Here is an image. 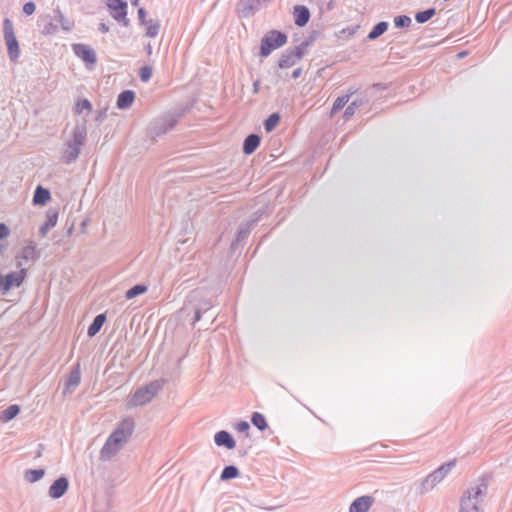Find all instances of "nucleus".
Here are the masks:
<instances>
[{
    "mask_svg": "<svg viewBox=\"0 0 512 512\" xmlns=\"http://www.w3.org/2000/svg\"><path fill=\"white\" fill-rule=\"evenodd\" d=\"M134 430V421L131 418L123 419L115 430L109 435L100 454L102 459H109L117 454L129 440Z\"/></svg>",
    "mask_w": 512,
    "mask_h": 512,
    "instance_id": "1",
    "label": "nucleus"
},
{
    "mask_svg": "<svg viewBox=\"0 0 512 512\" xmlns=\"http://www.w3.org/2000/svg\"><path fill=\"white\" fill-rule=\"evenodd\" d=\"M86 138V126L84 124L75 125L72 130L71 138L64 144L62 151V161L64 163L71 164L77 160Z\"/></svg>",
    "mask_w": 512,
    "mask_h": 512,
    "instance_id": "2",
    "label": "nucleus"
},
{
    "mask_svg": "<svg viewBox=\"0 0 512 512\" xmlns=\"http://www.w3.org/2000/svg\"><path fill=\"white\" fill-rule=\"evenodd\" d=\"M487 490L488 486L484 480L467 489L461 497L459 512H479V504L486 497Z\"/></svg>",
    "mask_w": 512,
    "mask_h": 512,
    "instance_id": "3",
    "label": "nucleus"
},
{
    "mask_svg": "<svg viewBox=\"0 0 512 512\" xmlns=\"http://www.w3.org/2000/svg\"><path fill=\"white\" fill-rule=\"evenodd\" d=\"M455 464L456 460L449 461L447 463L442 464L436 470L428 474L424 479H422L418 484H416L418 494L424 495L432 491L438 484H440L446 478V476L451 472Z\"/></svg>",
    "mask_w": 512,
    "mask_h": 512,
    "instance_id": "4",
    "label": "nucleus"
},
{
    "mask_svg": "<svg viewBox=\"0 0 512 512\" xmlns=\"http://www.w3.org/2000/svg\"><path fill=\"white\" fill-rule=\"evenodd\" d=\"M165 380L157 379L151 381L147 385L138 388L130 397L128 403L132 407L143 406L149 403L162 388L164 387Z\"/></svg>",
    "mask_w": 512,
    "mask_h": 512,
    "instance_id": "5",
    "label": "nucleus"
},
{
    "mask_svg": "<svg viewBox=\"0 0 512 512\" xmlns=\"http://www.w3.org/2000/svg\"><path fill=\"white\" fill-rule=\"evenodd\" d=\"M3 38L7 47L9 60L17 63L20 57V46L16 38L13 22L9 18L3 20Z\"/></svg>",
    "mask_w": 512,
    "mask_h": 512,
    "instance_id": "6",
    "label": "nucleus"
},
{
    "mask_svg": "<svg viewBox=\"0 0 512 512\" xmlns=\"http://www.w3.org/2000/svg\"><path fill=\"white\" fill-rule=\"evenodd\" d=\"M287 43V35L278 30L268 31L261 40L260 55L267 57L273 50H276Z\"/></svg>",
    "mask_w": 512,
    "mask_h": 512,
    "instance_id": "7",
    "label": "nucleus"
},
{
    "mask_svg": "<svg viewBox=\"0 0 512 512\" xmlns=\"http://www.w3.org/2000/svg\"><path fill=\"white\" fill-rule=\"evenodd\" d=\"M111 17L124 27L130 26V19L127 17L128 4L126 0H105Z\"/></svg>",
    "mask_w": 512,
    "mask_h": 512,
    "instance_id": "8",
    "label": "nucleus"
},
{
    "mask_svg": "<svg viewBox=\"0 0 512 512\" xmlns=\"http://www.w3.org/2000/svg\"><path fill=\"white\" fill-rule=\"evenodd\" d=\"M72 50L74 54L85 63L88 69H93L94 65L97 62V55L95 50L91 46L87 44L77 43L72 45Z\"/></svg>",
    "mask_w": 512,
    "mask_h": 512,
    "instance_id": "9",
    "label": "nucleus"
},
{
    "mask_svg": "<svg viewBox=\"0 0 512 512\" xmlns=\"http://www.w3.org/2000/svg\"><path fill=\"white\" fill-rule=\"evenodd\" d=\"M272 0H239L236 9L240 17L249 18Z\"/></svg>",
    "mask_w": 512,
    "mask_h": 512,
    "instance_id": "10",
    "label": "nucleus"
},
{
    "mask_svg": "<svg viewBox=\"0 0 512 512\" xmlns=\"http://www.w3.org/2000/svg\"><path fill=\"white\" fill-rule=\"evenodd\" d=\"M26 277V269L20 268L16 272H11L5 276L0 274V287L5 294L8 292L13 286L19 287Z\"/></svg>",
    "mask_w": 512,
    "mask_h": 512,
    "instance_id": "11",
    "label": "nucleus"
},
{
    "mask_svg": "<svg viewBox=\"0 0 512 512\" xmlns=\"http://www.w3.org/2000/svg\"><path fill=\"white\" fill-rule=\"evenodd\" d=\"M175 125V120L172 118H159L154 120L149 127L152 136H160L170 131Z\"/></svg>",
    "mask_w": 512,
    "mask_h": 512,
    "instance_id": "12",
    "label": "nucleus"
},
{
    "mask_svg": "<svg viewBox=\"0 0 512 512\" xmlns=\"http://www.w3.org/2000/svg\"><path fill=\"white\" fill-rule=\"evenodd\" d=\"M69 481L66 477L62 476L56 479L48 490V495L53 499L62 497L68 490Z\"/></svg>",
    "mask_w": 512,
    "mask_h": 512,
    "instance_id": "13",
    "label": "nucleus"
},
{
    "mask_svg": "<svg viewBox=\"0 0 512 512\" xmlns=\"http://www.w3.org/2000/svg\"><path fill=\"white\" fill-rule=\"evenodd\" d=\"M37 258L36 245L31 243L25 246L21 252L16 256L17 268H23L26 262L35 260Z\"/></svg>",
    "mask_w": 512,
    "mask_h": 512,
    "instance_id": "14",
    "label": "nucleus"
},
{
    "mask_svg": "<svg viewBox=\"0 0 512 512\" xmlns=\"http://www.w3.org/2000/svg\"><path fill=\"white\" fill-rule=\"evenodd\" d=\"M301 59L299 53L289 48L282 53L278 65L281 69H287L295 65Z\"/></svg>",
    "mask_w": 512,
    "mask_h": 512,
    "instance_id": "15",
    "label": "nucleus"
},
{
    "mask_svg": "<svg viewBox=\"0 0 512 512\" xmlns=\"http://www.w3.org/2000/svg\"><path fill=\"white\" fill-rule=\"evenodd\" d=\"M374 502V498L364 495L356 498L349 507V512H368Z\"/></svg>",
    "mask_w": 512,
    "mask_h": 512,
    "instance_id": "16",
    "label": "nucleus"
},
{
    "mask_svg": "<svg viewBox=\"0 0 512 512\" xmlns=\"http://www.w3.org/2000/svg\"><path fill=\"white\" fill-rule=\"evenodd\" d=\"M140 26L144 27L143 37L153 39L156 38L160 33L161 21L159 19L150 18Z\"/></svg>",
    "mask_w": 512,
    "mask_h": 512,
    "instance_id": "17",
    "label": "nucleus"
},
{
    "mask_svg": "<svg viewBox=\"0 0 512 512\" xmlns=\"http://www.w3.org/2000/svg\"><path fill=\"white\" fill-rule=\"evenodd\" d=\"M214 441L217 446L225 447L229 450L234 449L236 446V442L232 435L225 430L217 432L214 436Z\"/></svg>",
    "mask_w": 512,
    "mask_h": 512,
    "instance_id": "18",
    "label": "nucleus"
},
{
    "mask_svg": "<svg viewBox=\"0 0 512 512\" xmlns=\"http://www.w3.org/2000/svg\"><path fill=\"white\" fill-rule=\"evenodd\" d=\"M295 17V24L299 27L305 26L310 19V11L306 6L297 5L293 11Z\"/></svg>",
    "mask_w": 512,
    "mask_h": 512,
    "instance_id": "19",
    "label": "nucleus"
},
{
    "mask_svg": "<svg viewBox=\"0 0 512 512\" xmlns=\"http://www.w3.org/2000/svg\"><path fill=\"white\" fill-rule=\"evenodd\" d=\"M54 21L57 25H60L65 32H70L74 27V21L65 17L59 8L54 10Z\"/></svg>",
    "mask_w": 512,
    "mask_h": 512,
    "instance_id": "20",
    "label": "nucleus"
},
{
    "mask_svg": "<svg viewBox=\"0 0 512 512\" xmlns=\"http://www.w3.org/2000/svg\"><path fill=\"white\" fill-rule=\"evenodd\" d=\"M135 99V93L132 90H124L117 97V107L119 109L129 108Z\"/></svg>",
    "mask_w": 512,
    "mask_h": 512,
    "instance_id": "21",
    "label": "nucleus"
},
{
    "mask_svg": "<svg viewBox=\"0 0 512 512\" xmlns=\"http://www.w3.org/2000/svg\"><path fill=\"white\" fill-rule=\"evenodd\" d=\"M253 223H254V221H250V222H247V223H244V224L240 225V227L238 229V232H237V235H236V238H235V240L231 244V248L233 250L236 249L238 243L244 241L248 237V235L251 232V228H252Z\"/></svg>",
    "mask_w": 512,
    "mask_h": 512,
    "instance_id": "22",
    "label": "nucleus"
},
{
    "mask_svg": "<svg viewBox=\"0 0 512 512\" xmlns=\"http://www.w3.org/2000/svg\"><path fill=\"white\" fill-rule=\"evenodd\" d=\"M260 137L257 134L248 135L243 143V152L246 155L252 154L260 145Z\"/></svg>",
    "mask_w": 512,
    "mask_h": 512,
    "instance_id": "23",
    "label": "nucleus"
},
{
    "mask_svg": "<svg viewBox=\"0 0 512 512\" xmlns=\"http://www.w3.org/2000/svg\"><path fill=\"white\" fill-rule=\"evenodd\" d=\"M50 197V191L39 185L34 191L33 203L35 205H44L50 199Z\"/></svg>",
    "mask_w": 512,
    "mask_h": 512,
    "instance_id": "24",
    "label": "nucleus"
},
{
    "mask_svg": "<svg viewBox=\"0 0 512 512\" xmlns=\"http://www.w3.org/2000/svg\"><path fill=\"white\" fill-rule=\"evenodd\" d=\"M105 321H106V315L98 314L93 319V322L89 325L88 330H87V335L89 337L95 336L100 331V329L102 328Z\"/></svg>",
    "mask_w": 512,
    "mask_h": 512,
    "instance_id": "25",
    "label": "nucleus"
},
{
    "mask_svg": "<svg viewBox=\"0 0 512 512\" xmlns=\"http://www.w3.org/2000/svg\"><path fill=\"white\" fill-rule=\"evenodd\" d=\"M57 220H58V212L51 211V210L48 211V213H47V220L40 227L41 235L45 236L48 233V231L57 224Z\"/></svg>",
    "mask_w": 512,
    "mask_h": 512,
    "instance_id": "26",
    "label": "nucleus"
},
{
    "mask_svg": "<svg viewBox=\"0 0 512 512\" xmlns=\"http://www.w3.org/2000/svg\"><path fill=\"white\" fill-rule=\"evenodd\" d=\"M19 412L20 408L18 405H10L0 413V420L4 423L9 422L13 418H15L19 414Z\"/></svg>",
    "mask_w": 512,
    "mask_h": 512,
    "instance_id": "27",
    "label": "nucleus"
},
{
    "mask_svg": "<svg viewBox=\"0 0 512 512\" xmlns=\"http://www.w3.org/2000/svg\"><path fill=\"white\" fill-rule=\"evenodd\" d=\"M81 373H80V365L77 364L69 373L66 386L69 387H77L80 383Z\"/></svg>",
    "mask_w": 512,
    "mask_h": 512,
    "instance_id": "28",
    "label": "nucleus"
},
{
    "mask_svg": "<svg viewBox=\"0 0 512 512\" xmlns=\"http://www.w3.org/2000/svg\"><path fill=\"white\" fill-rule=\"evenodd\" d=\"M388 29V23L385 21H381L377 23L372 30L369 32L367 38L369 40H375L382 34H384Z\"/></svg>",
    "mask_w": 512,
    "mask_h": 512,
    "instance_id": "29",
    "label": "nucleus"
},
{
    "mask_svg": "<svg viewBox=\"0 0 512 512\" xmlns=\"http://www.w3.org/2000/svg\"><path fill=\"white\" fill-rule=\"evenodd\" d=\"M355 91H350L349 94L342 95L336 98L333 103L331 113L335 114L339 110H341L349 101L350 95L354 94Z\"/></svg>",
    "mask_w": 512,
    "mask_h": 512,
    "instance_id": "30",
    "label": "nucleus"
},
{
    "mask_svg": "<svg viewBox=\"0 0 512 512\" xmlns=\"http://www.w3.org/2000/svg\"><path fill=\"white\" fill-rule=\"evenodd\" d=\"M238 475H239L238 468L234 465H228L222 470L220 479L222 481H227V480H231V479L238 477Z\"/></svg>",
    "mask_w": 512,
    "mask_h": 512,
    "instance_id": "31",
    "label": "nucleus"
},
{
    "mask_svg": "<svg viewBox=\"0 0 512 512\" xmlns=\"http://www.w3.org/2000/svg\"><path fill=\"white\" fill-rule=\"evenodd\" d=\"M45 471L43 469H29L25 472V480L34 483L43 478Z\"/></svg>",
    "mask_w": 512,
    "mask_h": 512,
    "instance_id": "32",
    "label": "nucleus"
},
{
    "mask_svg": "<svg viewBox=\"0 0 512 512\" xmlns=\"http://www.w3.org/2000/svg\"><path fill=\"white\" fill-rule=\"evenodd\" d=\"M435 13H436L435 8H429L424 11H419L415 14V20L418 23L423 24V23L427 22L428 20H430L435 15Z\"/></svg>",
    "mask_w": 512,
    "mask_h": 512,
    "instance_id": "33",
    "label": "nucleus"
},
{
    "mask_svg": "<svg viewBox=\"0 0 512 512\" xmlns=\"http://www.w3.org/2000/svg\"><path fill=\"white\" fill-rule=\"evenodd\" d=\"M147 286L143 285V284H137V285H134L133 287H131L130 289H128L125 293V297L127 299H133L143 293H145L147 291Z\"/></svg>",
    "mask_w": 512,
    "mask_h": 512,
    "instance_id": "34",
    "label": "nucleus"
},
{
    "mask_svg": "<svg viewBox=\"0 0 512 512\" xmlns=\"http://www.w3.org/2000/svg\"><path fill=\"white\" fill-rule=\"evenodd\" d=\"M280 115L278 113H272L264 122V129L266 132H271L279 124Z\"/></svg>",
    "mask_w": 512,
    "mask_h": 512,
    "instance_id": "35",
    "label": "nucleus"
},
{
    "mask_svg": "<svg viewBox=\"0 0 512 512\" xmlns=\"http://www.w3.org/2000/svg\"><path fill=\"white\" fill-rule=\"evenodd\" d=\"M251 421L254 426H256L259 430L263 431L267 428V422L265 417L258 412H254L251 418Z\"/></svg>",
    "mask_w": 512,
    "mask_h": 512,
    "instance_id": "36",
    "label": "nucleus"
},
{
    "mask_svg": "<svg viewBox=\"0 0 512 512\" xmlns=\"http://www.w3.org/2000/svg\"><path fill=\"white\" fill-rule=\"evenodd\" d=\"M363 104L362 100H354L352 101L344 111L343 117L345 120H348L355 114V111Z\"/></svg>",
    "mask_w": 512,
    "mask_h": 512,
    "instance_id": "37",
    "label": "nucleus"
},
{
    "mask_svg": "<svg viewBox=\"0 0 512 512\" xmlns=\"http://www.w3.org/2000/svg\"><path fill=\"white\" fill-rule=\"evenodd\" d=\"M313 43V38L310 37V38H307L305 40H303L302 42H300L298 45H296L294 48H292L294 51H296L297 53L300 54V57L302 58L306 51H307V48Z\"/></svg>",
    "mask_w": 512,
    "mask_h": 512,
    "instance_id": "38",
    "label": "nucleus"
},
{
    "mask_svg": "<svg viewBox=\"0 0 512 512\" xmlns=\"http://www.w3.org/2000/svg\"><path fill=\"white\" fill-rule=\"evenodd\" d=\"M153 69L151 66L145 65L139 70V78L142 82L147 83L152 77Z\"/></svg>",
    "mask_w": 512,
    "mask_h": 512,
    "instance_id": "39",
    "label": "nucleus"
},
{
    "mask_svg": "<svg viewBox=\"0 0 512 512\" xmlns=\"http://www.w3.org/2000/svg\"><path fill=\"white\" fill-rule=\"evenodd\" d=\"M411 24V18L406 15L396 16L394 18V25L397 28L409 27Z\"/></svg>",
    "mask_w": 512,
    "mask_h": 512,
    "instance_id": "40",
    "label": "nucleus"
},
{
    "mask_svg": "<svg viewBox=\"0 0 512 512\" xmlns=\"http://www.w3.org/2000/svg\"><path fill=\"white\" fill-rule=\"evenodd\" d=\"M57 31H58V25L51 20L47 21V23L43 26V29H42V33L44 35H53V34L57 33Z\"/></svg>",
    "mask_w": 512,
    "mask_h": 512,
    "instance_id": "41",
    "label": "nucleus"
},
{
    "mask_svg": "<svg viewBox=\"0 0 512 512\" xmlns=\"http://www.w3.org/2000/svg\"><path fill=\"white\" fill-rule=\"evenodd\" d=\"M92 105L89 100L83 99L76 104V113H81L83 110L91 111Z\"/></svg>",
    "mask_w": 512,
    "mask_h": 512,
    "instance_id": "42",
    "label": "nucleus"
},
{
    "mask_svg": "<svg viewBox=\"0 0 512 512\" xmlns=\"http://www.w3.org/2000/svg\"><path fill=\"white\" fill-rule=\"evenodd\" d=\"M137 15H138V23H139V25H143L146 21H148L150 19L148 17L147 11L143 7H140L138 9Z\"/></svg>",
    "mask_w": 512,
    "mask_h": 512,
    "instance_id": "43",
    "label": "nucleus"
},
{
    "mask_svg": "<svg viewBox=\"0 0 512 512\" xmlns=\"http://www.w3.org/2000/svg\"><path fill=\"white\" fill-rule=\"evenodd\" d=\"M36 6L33 2H26L23 5V12L26 15H32L35 12Z\"/></svg>",
    "mask_w": 512,
    "mask_h": 512,
    "instance_id": "44",
    "label": "nucleus"
},
{
    "mask_svg": "<svg viewBox=\"0 0 512 512\" xmlns=\"http://www.w3.org/2000/svg\"><path fill=\"white\" fill-rule=\"evenodd\" d=\"M235 429L239 432V433H244V432H247L249 429H250V425L247 421H240L239 423H237V425L235 426Z\"/></svg>",
    "mask_w": 512,
    "mask_h": 512,
    "instance_id": "45",
    "label": "nucleus"
},
{
    "mask_svg": "<svg viewBox=\"0 0 512 512\" xmlns=\"http://www.w3.org/2000/svg\"><path fill=\"white\" fill-rule=\"evenodd\" d=\"M210 307H206V308H196L195 309V315H194V319H193V322H198L201 317H202V313L203 312H206Z\"/></svg>",
    "mask_w": 512,
    "mask_h": 512,
    "instance_id": "46",
    "label": "nucleus"
},
{
    "mask_svg": "<svg viewBox=\"0 0 512 512\" xmlns=\"http://www.w3.org/2000/svg\"><path fill=\"white\" fill-rule=\"evenodd\" d=\"M9 233V228L5 224L0 223V240L6 238Z\"/></svg>",
    "mask_w": 512,
    "mask_h": 512,
    "instance_id": "47",
    "label": "nucleus"
},
{
    "mask_svg": "<svg viewBox=\"0 0 512 512\" xmlns=\"http://www.w3.org/2000/svg\"><path fill=\"white\" fill-rule=\"evenodd\" d=\"M98 29L103 34L109 32V26L106 23H100Z\"/></svg>",
    "mask_w": 512,
    "mask_h": 512,
    "instance_id": "48",
    "label": "nucleus"
},
{
    "mask_svg": "<svg viewBox=\"0 0 512 512\" xmlns=\"http://www.w3.org/2000/svg\"><path fill=\"white\" fill-rule=\"evenodd\" d=\"M301 73H302L301 68L295 69L292 73V78L297 79L298 77H300Z\"/></svg>",
    "mask_w": 512,
    "mask_h": 512,
    "instance_id": "49",
    "label": "nucleus"
},
{
    "mask_svg": "<svg viewBox=\"0 0 512 512\" xmlns=\"http://www.w3.org/2000/svg\"><path fill=\"white\" fill-rule=\"evenodd\" d=\"M144 49H145V51H146V54H147L148 56H151V54H152V46H151V43H148L147 45H145Z\"/></svg>",
    "mask_w": 512,
    "mask_h": 512,
    "instance_id": "50",
    "label": "nucleus"
},
{
    "mask_svg": "<svg viewBox=\"0 0 512 512\" xmlns=\"http://www.w3.org/2000/svg\"><path fill=\"white\" fill-rule=\"evenodd\" d=\"M132 6H138L139 0H130Z\"/></svg>",
    "mask_w": 512,
    "mask_h": 512,
    "instance_id": "51",
    "label": "nucleus"
},
{
    "mask_svg": "<svg viewBox=\"0 0 512 512\" xmlns=\"http://www.w3.org/2000/svg\"><path fill=\"white\" fill-rule=\"evenodd\" d=\"M102 113L99 114V116L96 118L97 121L101 120L102 119Z\"/></svg>",
    "mask_w": 512,
    "mask_h": 512,
    "instance_id": "52",
    "label": "nucleus"
},
{
    "mask_svg": "<svg viewBox=\"0 0 512 512\" xmlns=\"http://www.w3.org/2000/svg\"><path fill=\"white\" fill-rule=\"evenodd\" d=\"M254 89L257 91V83H254Z\"/></svg>",
    "mask_w": 512,
    "mask_h": 512,
    "instance_id": "53",
    "label": "nucleus"
}]
</instances>
